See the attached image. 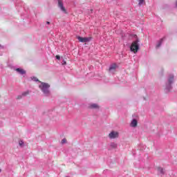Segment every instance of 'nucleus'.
<instances>
[{
	"label": "nucleus",
	"instance_id": "ddd939ff",
	"mask_svg": "<svg viewBox=\"0 0 177 177\" xmlns=\"http://www.w3.org/2000/svg\"><path fill=\"white\" fill-rule=\"evenodd\" d=\"M23 97H26V96H28V95H30V91H26L25 92H23L21 93Z\"/></svg>",
	"mask_w": 177,
	"mask_h": 177
},
{
	"label": "nucleus",
	"instance_id": "dca6fc26",
	"mask_svg": "<svg viewBox=\"0 0 177 177\" xmlns=\"http://www.w3.org/2000/svg\"><path fill=\"white\" fill-rule=\"evenodd\" d=\"M19 147H24V142L23 140H19Z\"/></svg>",
	"mask_w": 177,
	"mask_h": 177
},
{
	"label": "nucleus",
	"instance_id": "0eeeda50",
	"mask_svg": "<svg viewBox=\"0 0 177 177\" xmlns=\"http://www.w3.org/2000/svg\"><path fill=\"white\" fill-rule=\"evenodd\" d=\"M77 39L80 41V42H89V41H91V39H92V37H78Z\"/></svg>",
	"mask_w": 177,
	"mask_h": 177
},
{
	"label": "nucleus",
	"instance_id": "412c9836",
	"mask_svg": "<svg viewBox=\"0 0 177 177\" xmlns=\"http://www.w3.org/2000/svg\"><path fill=\"white\" fill-rule=\"evenodd\" d=\"M57 60H60V55L55 56Z\"/></svg>",
	"mask_w": 177,
	"mask_h": 177
},
{
	"label": "nucleus",
	"instance_id": "4be33fe9",
	"mask_svg": "<svg viewBox=\"0 0 177 177\" xmlns=\"http://www.w3.org/2000/svg\"><path fill=\"white\" fill-rule=\"evenodd\" d=\"M174 5H175V8H177V0H175Z\"/></svg>",
	"mask_w": 177,
	"mask_h": 177
},
{
	"label": "nucleus",
	"instance_id": "6e6552de",
	"mask_svg": "<svg viewBox=\"0 0 177 177\" xmlns=\"http://www.w3.org/2000/svg\"><path fill=\"white\" fill-rule=\"evenodd\" d=\"M15 71H17V73H18V74H20L21 75H24L26 73V71H24V69L21 68H16Z\"/></svg>",
	"mask_w": 177,
	"mask_h": 177
},
{
	"label": "nucleus",
	"instance_id": "f257e3e1",
	"mask_svg": "<svg viewBox=\"0 0 177 177\" xmlns=\"http://www.w3.org/2000/svg\"><path fill=\"white\" fill-rule=\"evenodd\" d=\"M38 88L41 92L43 96H45L46 97H49V96H52V91H50V84L44 82H39V84H38Z\"/></svg>",
	"mask_w": 177,
	"mask_h": 177
},
{
	"label": "nucleus",
	"instance_id": "39448f33",
	"mask_svg": "<svg viewBox=\"0 0 177 177\" xmlns=\"http://www.w3.org/2000/svg\"><path fill=\"white\" fill-rule=\"evenodd\" d=\"M88 109H89V110H95V111H99V110H100V104L92 102L88 104Z\"/></svg>",
	"mask_w": 177,
	"mask_h": 177
},
{
	"label": "nucleus",
	"instance_id": "f3484780",
	"mask_svg": "<svg viewBox=\"0 0 177 177\" xmlns=\"http://www.w3.org/2000/svg\"><path fill=\"white\" fill-rule=\"evenodd\" d=\"M66 143H67V139H66V138L62 139L60 142V144L62 145H66Z\"/></svg>",
	"mask_w": 177,
	"mask_h": 177
},
{
	"label": "nucleus",
	"instance_id": "20e7f679",
	"mask_svg": "<svg viewBox=\"0 0 177 177\" xmlns=\"http://www.w3.org/2000/svg\"><path fill=\"white\" fill-rule=\"evenodd\" d=\"M108 138L111 140L118 139V138H120V133L117 131L113 130L109 133Z\"/></svg>",
	"mask_w": 177,
	"mask_h": 177
},
{
	"label": "nucleus",
	"instance_id": "a211bd4d",
	"mask_svg": "<svg viewBox=\"0 0 177 177\" xmlns=\"http://www.w3.org/2000/svg\"><path fill=\"white\" fill-rule=\"evenodd\" d=\"M32 80L35 81V82H39H39H41V81H39V80H38V78H37L35 77H32Z\"/></svg>",
	"mask_w": 177,
	"mask_h": 177
},
{
	"label": "nucleus",
	"instance_id": "5701e85b",
	"mask_svg": "<svg viewBox=\"0 0 177 177\" xmlns=\"http://www.w3.org/2000/svg\"><path fill=\"white\" fill-rule=\"evenodd\" d=\"M46 24H50V22L47 21V22H46Z\"/></svg>",
	"mask_w": 177,
	"mask_h": 177
},
{
	"label": "nucleus",
	"instance_id": "393cba45",
	"mask_svg": "<svg viewBox=\"0 0 177 177\" xmlns=\"http://www.w3.org/2000/svg\"><path fill=\"white\" fill-rule=\"evenodd\" d=\"M0 48H1V44H0Z\"/></svg>",
	"mask_w": 177,
	"mask_h": 177
},
{
	"label": "nucleus",
	"instance_id": "f03ea898",
	"mask_svg": "<svg viewBox=\"0 0 177 177\" xmlns=\"http://www.w3.org/2000/svg\"><path fill=\"white\" fill-rule=\"evenodd\" d=\"M175 81V75L174 74H170L167 77V82L165 84V92L166 93H168V92H171V90L172 89V84Z\"/></svg>",
	"mask_w": 177,
	"mask_h": 177
},
{
	"label": "nucleus",
	"instance_id": "2eb2a0df",
	"mask_svg": "<svg viewBox=\"0 0 177 177\" xmlns=\"http://www.w3.org/2000/svg\"><path fill=\"white\" fill-rule=\"evenodd\" d=\"M145 0H138V6H142V5H145Z\"/></svg>",
	"mask_w": 177,
	"mask_h": 177
},
{
	"label": "nucleus",
	"instance_id": "9d476101",
	"mask_svg": "<svg viewBox=\"0 0 177 177\" xmlns=\"http://www.w3.org/2000/svg\"><path fill=\"white\" fill-rule=\"evenodd\" d=\"M117 68V64H113L109 67V71L110 73H114V71H115Z\"/></svg>",
	"mask_w": 177,
	"mask_h": 177
},
{
	"label": "nucleus",
	"instance_id": "6ab92c4d",
	"mask_svg": "<svg viewBox=\"0 0 177 177\" xmlns=\"http://www.w3.org/2000/svg\"><path fill=\"white\" fill-rule=\"evenodd\" d=\"M17 100H21V99H23L22 94H20L16 97Z\"/></svg>",
	"mask_w": 177,
	"mask_h": 177
},
{
	"label": "nucleus",
	"instance_id": "4468645a",
	"mask_svg": "<svg viewBox=\"0 0 177 177\" xmlns=\"http://www.w3.org/2000/svg\"><path fill=\"white\" fill-rule=\"evenodd\" d=\"M162 41H163V39H161L158 41V44L156 45V49H158V48H160V46H161V45H162Z\"/></svg>",
	"mask_w": 177,
	"mask_h": 177
},
{
	"label": "nucleus",
	"instance_id": "aec40b11",
	"mask_svg": "<svg viewBox=\"0 0 177 177\" xmlns=\"http://www.w3.org/2000/svg\"><path fill=\"white\" fill-rule=\"evenodd\" d=\"M62 64V66H66V64H67V62H66V60H63Z\"/></svg>",
	"mask_w": 177,
	"mask_h": 177
},
{
	"label": "nucleus",
	"instance_id": "7ed1b4c3",
	"mask_svg": "<svg viewBox=\"0 0 177 177\" xmlns=\"http://www.w3.org/2000/svg\"><path fill=\"white\" fill-rule=\"evenodd\" d=\"M133 37H135L136 38V40H135L134 41H133L131 43V45L130 46V50H131V52H133V53H138V51L140 49L139 42H140V40H139V39H138V36H136V35H134Z\"/></svg>",
	"mask_w": 177,
	"mask_h": 177
},
{
	"label": "nucleus",
	"instance_id": "9b49d317",
	"mask_svg": "<svg viewBox=\"0 0 177 177\" xmlns=\"http://www.w3.org/2000/svg\"><path fill=\"white\" fill-rule=\"evenodd\" d=\"M109 147H111V149H117V147H118V144L112 142L109 144Z\"/></svg>",
	"mask_w": 177,
	"mask_h": 177
},
{
	"label": "nucleus",
	"instance_id": "423d86ee",
	"mask_svg": "<svg viewBox=\"0 0 177 177\" xmlns=\"http://www.w3.org/2000/svg\"><path fill=\"white\" fill-rule=\"evenodd\" d=\"M58 8L60 9V10L65 13V15H67V10H66V8L64 7V4L63 3V1L62 0L58 1Z\"/></svg>",
	"mask_w": 177,
	"mask_h": 177
},
{
	"label": "nucleus",
	"instance_id": "b1692460",
	"mask_svg": "<svg viewBox=\"0 0 177 177\" xmlns=\"http://www.w3.org/2000/svg\"><path fill=\"white\" fill-rule=\"evenodd\" d=\"M1 171H2V169H0V172H1Z\"/></svg>",
	"mask_w": 177,
	"mask_h": 177
},
{
	"label": "nucleus",
	"instance_id": "1a4fd4ad",
	"mask_svg": "<svg viewBox=\"0 0 177 177\" xmlns=\"http://www.w3.org/2000/svg\"><path fill=\"white\" fill-rule=\"evenodd\" d=\"M130 127H131V128H136V127H138V120L136 119H133L130 123Z\"/></svg>",
	"mask_w": 177,
	"mask_h": 177
},
{
	"label": "nucleus",
	"instance_id": "f8f14e48",
	"mask_svg": "<svg viewBox=\"0 0 177 177\" xmlns=\"http://www.w3.org/2000/svg\"><path fill=\"white\" fill-rule=\"evenodd\" d=\"M158 172H159V174H160L161 175H164L165 174V171H164V169H162V167H158Z\"/></svg>",
	"mask_w": 177,
	"mask_h": 177
}]
</instances>
